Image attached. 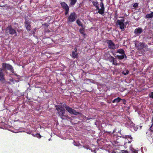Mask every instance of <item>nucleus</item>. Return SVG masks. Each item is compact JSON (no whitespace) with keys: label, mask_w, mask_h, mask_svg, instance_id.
<instances>
[{"label":"nucleus","mask_w":153,"mask_h":153,"mask_svg":"<svg viewBox=\"0 0 153 153\" xmlns=\"http://www.w3.org/2000/svg\"><path fill=\"white\" fill-rule=\"evenodd\" d=\"M130 150L132 151L131 153H137V151L133 148L132 146H130L129 148Z\"/></svg>","instance_id":"f3484780"},{"label":"nucleus","mask_w":153,"mask_h":153,"mask_svg":"<svg viewBox=\"0 0 153 153\" xmlns=\"http://www.w3.org/2000/svg\"><path fill=\"white\" fill-rule=\"evenodd\" d=\"M149 97L150 98H153V92H151V93L149 94Z\"/></svg>","instance_id":"c85d7f7f"},{"label":"nucleus","mask_w":153,"mask_h":153,"mask_svg":"<svg viewBox=\"0 0 153 153\" xmlns=\"http://www.w3.org/2000/svg\"><path fill=\"white\" fill-rule=\"evenodd\" d=\"M115 129H114V130H113V132H112V134L114 133L115 132Z\"/></svg>","instance_id":"c9c22d12"},{"label":"nucleus","mask_w":153,"mask_h":153,"mask_svg":"<svg viewBox=\"0 0 153 153\" xmlns=\"http://www.w3.org/2000/svg\"><path fill=\"white\" fill-rule=\"evenodd\" d=\"M2 70H3L2 68H0V72L2 71Z\"/></svg>","instance_id":"e433bc0d"},{"label":"nucleus","mask_w":153,"mask_h":153,"mask_svg":"<svg viewBox=\"0 0 153 153\" xmlns=\"http://www.w3.org/2000/svg\"><path fill=\"white\" fill-rule=\"evenodd\" d=\"M111 101H108V103H111Z\"/></svg>","instance_id":"f704fd0d"},{"label":"nucleus","mask_w":153,"mask_h":153,"mask_svg":"<svg viewBox=\"0 0 153 153\" xmlns=\"http://www.w3.org/2000/svg\"><path fill=\"white\" fill-rule=\"evenodd\" d=\"M36 137L39 138H41L42 136L40 135V134H39L37 133L36 134Z\"/></svg>","instance_id":"cd10ccee"},{"label":"nucleus","mask_w":153,"mask_h":153,"mask_svg":"<svg viewBox=\"0 0 153 153\" xmlns=\"http://www.w3.org/2000/svg\"><path fill=\"white\" fill-rule=\"evenodd\" d=\"M142 49L143 48H139L138 50H140V49Z\"/></svg>","instance_id":"ea45409f"},{"label":"nucleus","mask_w":153,"mask_h":153,"mask_svg":"<svg viewBox=\"0 0 153 153\" xmlns=\"http://www.w3.org/2000/svg\"><path fill=\"white\" fill-rule=\"evenodd\" d=\"M117 58L121 60L123 59L125 57V58H126L127 57L126 55L125 54H122V55H117Z\"/></svg>","instance_id":"2eb2a0df"},{"label":"nucleus","mask_w":153,"mask_h":153,"mask_svg":"<svg viewBox=\"0 0 153 153\" xmlns=\"http://www.w3.org/2000/svg\"><path fill=\"white\" fill-rule=\"evenodd\" d=\"M152 113H153V111H152Z\"/></svg>","instance_id":"37998d69"},{"label":"nucleus","mask_w":153,"mask_h":153,"mask_svg":"<svg viewBox=\"0 0 153 153\" xmlns=\"http://www.w3.org/2000/svg\"><path fill=\"white\" fill-rule=\"evenodd\" d=\"M79 32L80 33L83 35H85V34L84 33V29L83 28H80L79 29Z\"/></svg>","instance_id":"6ab92c4d"},{"label":"nucleus","mask_w":153,"mask_h":153,"mask_svg":"<svg viewBox=\"0 0 153 153\" xmlns=\"http://www.w3.org/2000/svg\"><path fill=\"white\" fill-rule=\"evenodd\" d=\"M124 21L125 20L124 19H122L120 20H118L117 22V25H119L120 28L123 30H124L125 28L124 23Z\"/></svg>","instance_id":"20e7f679"},{"label":"nucleus","mask_w":153,"mask_h":153,"mask_svg":"<svg viewBox=\"0 0 153 153\" xmlns=\"http://www.w3.org/2000/svg\"><path fill=\"white\" fill-rule=\"evenodd\" d=\"M76 23L77 24L80 26H82V24L81 22L79 20L76 21Z\"/></svg>","instance_id":"5701e85b"},{"label":"nucleus","mask_w":153,"mask_h":153,"mask_svg":"<svg viewBox=\"0 0 153 153\" xmlns=\"http://www.w3.org/2000/svg\"><path fill=\"white\" fill-rule=\"evenodd\" d=\"M114 58L112 56H110L108 58L109 61L110 62H113L114 60Z\"/></svg>","instance_id":"412c9836"},{"label":"nucleus","mask_w":153,"mask_h":153,"mask_svg":"<svg viewBox=\"0 0 153 153\" xmlns=\"http://www.w3.org/2000/svg\"><path fill=\"white\" fill-rule=\"evenodd\" d=\"M77 48H75L74 51H72V56L73 57L77 58L78 57V53L76 52Z\"/></svg>","instance_id":"f8f14e48"},{"label":"nucleus","mask_w":153,"mask_h":153,"mask_svg":"<svg viewBox=\"0 0 153 153\" xmlns=\"http://www.w3.org/2000/svg\"><path fill=\"white\" fill-rule=\"evenodd\" d=\"M122 99L120 97H118L117 98H115L112 101L113 103L116 102L117 103L120 102Z\"/></svg>","instance_id":"4468645a"},{"label":"nucleus","mask_w":153,"mask_h":153,"mask_svg":"<svg viewBox=\"0 0 153 153\" xmlns=\"http://www.w3.org/2000/svg\"><path fill=\"white\" fill-rule=\"evenodd\" d=\"M138 43V42H136V43H135V45H136V44H137V43Z\"/></svg>","instance_id":"58836bf2"},{"label":"nucleus","mask_w":153,"mask_h":153,"mask_svg":"<svg viewBox=\"0 0 153 153\" xmlns=\"http://www.w3.org/2000/svg\"><path fill=\"white\" fill-rule=\"evenodd\" d=\"M83 147L84 148H86V149H88V148L87 147H85V146H83Z\"/></svg>","instance_id":"4c0bfd02"},{"label":"nucleus","mask_w":153,"mask_h":153,"mask_svg":"<svg viewBox=\"0 0 153 153\" xmlns=\"http://www.w3.org/2000/svg\"><path fill=\"white\" fill-rule=\"evenodd\" d=\"M61 5L62 7L65 9H66V8H69L67 5L64 2H62L61 3Z\"/></svg>","instance_id":"dca6fc26"},{"label":"nucleus","mask_w":153,"mask_h":153,"mask_svg":"<svg viewBox=\"0 0 153 153\" xmlns=\"http://www.w3.org/2000/svg\"><path fill=\"white\" fill-rule=\"evenodd\" d=\"M139 44L140 45V46L141 48L144 47V44L143 43H140Z\"/></svg>","instance_id":"7c9ffc66"},{"label":"nucleus","mask_w":153,"mask_h":153,"mask_svg":"<svg viewBox=\"0 0 153 153\" xmlns=\"http://www.w3.org/2000/svg\"><path fill=\"white\" fill-rule=\"evenodd\" d=\"M2 67L3 70H13V67L12 66L6 63H3L2 64Z\"/></svg>","instance_id":"39448f33"},{"label":"nucleus","mask_w":153,"mask_h":153,"mask_svg":"<svg viewBox=\"0 0 153 153\" xmlns=\"http://www.w3.org/2000/svg\"><path fill=\"white\" fill-rule=\"evenodd\" d=\"M146 17L147 18H150L153 17V12H152L150 14L146 15Z\"/></svg>","instance_id":"a211bd4d"},{"label":"nucleus","mask_w":153,"mask_h":153,"mask_svg":"<svg viewBox=\"0 0 153 153\" xmlns=\"http://www.w3.org/2000/svg\"><path fill=\"white\" fill-rule=\"evenodd\" d=\"M65 10V15H66L68 13L69 8H66Z\"/></svg>","instance_id":"a878e982"},{"label":"nucleus","mask_w":153,"mask_h":153,"mask_svg":"<svg viewBox=\"0 0 153 153\" xmlns=\"http://www.w3.org/2000/svg\"><path fill=\"white\" fill-rule=\"evenodd\" d=\"M116 62H117L116 60L114 59V60L113 62H112V64L113 65H119Z\"/></svg>","instance_id":"b1692460"},{"label":"nucleus","mask_w":153,"mask_h":153,"mask_svg":"<svg viewBox=\"0 0 153 153\" xmlns=\"http://www.w3.org/2000/svg\"><path fill=\"white\" fill-rule=\"evenodd\" d=\"M100 6L101 8L98 9L99 10L98 13H99L100 14L102 15L104 13V11L105 10V8L104 7V5L102 2H101L100 4Z\"/></svg>","instance_id":"0eeeda50"},{"label":"nucleus","mask_w":153,"mask_h":153,"mask_svg":"<svg viewBox=\"0 0 153 153\" xmlns=\"http://www.w3.org/2000/svg\"><path fill=\"white\" fill-rule=\"evenodd\" d=\"M123 152H123V153H128V152L127 151H123Z\"/></svg>","instance_id":"72a5a7b5"},{"label":"nucleus","mask_w":153,"mask_h":153,"mask_svg":"<svg viewBox=\"0 0 153 153\" xmlns=\"http://www.w3.org/2000/svg\"><path fill=\"white\" fill-rule=\"evenodd\" d=\"M123 138L126 139H127L128 140V143H131L132 141V137H131V135H123Z\"/></svg>","instance_id":"1a4fd4ad"},{"label":"nucleus","mask_w":153,"mask_h":153,"mask_svg":"<svg viewBox=\"0 0 153 153\" xmlns=\"http://www.w3.org/2000/svg\"><path fill=\"white\" fill-rule=\"evenodd\" d=\"M6 33L7 34L10 33L12 34L16 33V31L11 26H9L6 29Z\"/></svg>","instance_id":"423d86ee"},{"label":"nucleus","mask_w":153,"mask_h":153,"mask_svg":"<svg viewBox=\"0 0 153 153\" xmlns=\"http://www.w3.org/2000/svg\"><path fill=\"white\" fill-rule=\"evenodd\" d=\"M121 100H122L123 104H124V105L126 104V100H125V99H122Z\"/></svg>","instance_id":"c756f323"},{"label":"nucleus","mask_w":153,"mask_h":153,"mask_svg":"<svg viewBox=\"0 0 153 153\" xmlns=\"http://www.w3.org/2000/svg\"><path fill=\"white\" fill-rule=\"evenodd\" d=\"M151 137H152L153 138V131H152V133L151 134Z\"/></svg>","instance_id":"473e14b6"},{"label":"nucleus","mask_w":153,"mask_h":153,"mask_svg":"<svg viewBox=\"0 0 153 153\" xmlns=\"http://www.w3.org/2000/svg\"><path fill=\"white\" fill-rule=\"evenodd\" d=\"M129 71H126V72H125L124 71H123V74H124L125 75H127L128 74Z\"/></svg>","instance_id":"bb28decb"},{"label":"nucleus","mask_w":153,"mask_h":153,"mask_svg":"<svg viewBox=\"0 0 153 153\" xmlns=\"http://www.w3.org/2000/svg\"><path fill=\"white\" fill-rule=\"evenodd\" d=\"M108 132V133H109V134H110V133H111V132Z\"/></svg>","instance_id":"a19ab883"},{"label":"nucleus","mask_w":153,"mask_h":153,"mask_svg":"<svg viewBox=\"0 0 153 153\" xmlns=\"http://www.w3.org/2000/svg\"><path fill=\"white\" fill-rule=\"evenodd\" d=\"M109 48L115 47V44L111 40H108L107 41Z\"/></svg>","instance_id":"9d476101"},{"label":"nucleus","mask_w":153,"mask_h":153,"mask_svg":"<svg viewBox=\"0 0 153 153\" xmlns=\"http://www.w3.org/2000/svg\"><path fill=\"white\" fill-rule=\"evenodd\" d=\"M128 23V22H125V23H126V24H127V23Z\"/></svg>","instance_id":"79ce46f5"},{"label":"nucleus","mask_w":153,"mask_h":153,"mask_svg":"<svg viewBox=\"0 0 153 153\" xmlns=\"http://www.w3.org/2000/svg\"><path fill=\"white\" fill-rule=\"evenodd\" d=\"M126 142L125 143V141H124L123 140L120 138H117L116 140H114V145L116 146H122L123 145L124 147L126 148L127 147V146L126 145V144L127 143L126 141Z\"/></svg>","instance_id":"f03ea898"},{"label":"nucleus","mask_w":153,"mask_h":153,"mask_svg":"<svg viewBox=\"0 0 153 153\" xmlns=\"http://www.w3.org/2000/svg\"><path fill=\"white\" fill-rule=\"evenodd\" d=\"M64 108L70 114H73L75 115L79 114L82 115L81 113L77 112L75 110L72 109L69 106L67 105L66 103L56 105V108L57 111L58 113L59 114L60 118L62 120H65L67 118H70V117L68 115H65L66 111Z\"/></svg>","instance_id":"f257e3e1"},{"label":"nucleus","mask_w":153,"mask_h":153,"mask_svg":"<svg viewBox=\"0 0 153 153\" xmlns=\"http://www.w3.org/2000/svg\"><path fill=\"white\" fill-rule=\"evenodd\" d=\"M25 23L26 29L28 30H30L31 26L29 22L27 21H25Z\"/></svg>","instance_id":"ddd939ff"},{"label":"nucleus","mask_w":153,"mask_h":153,"mask_svg":"<svg viewBox=\"0 0 153 153\" xmlns=\"http://www.w3.org/2000/svg\"><path fill=\"white\" fill-rule=\"evenodd\" d=\"M76 16L74 12L71 13L68 18V23L69 24L70 22H74L76 19Z\"/></svg>","instance_id":"7ed1b4c3"},{"label":"nucleus","mask_w":153,"mask_h":153,"mask_svg":"<svg viewBox=\"0 0 153 153\" xmlns=\"http://www.w3.org/2000/svg\"><path fill=\"white\" fill-rule=\"evenodd\" d=\"M118 52L122 54H125L124 51L121 48L120 49L118 50Z\"/></svg>","instance_id":"aec40b11"},{"label":"nucleus","mask_w":153,"mask_h":153,"mask_svg":"<svg viewBox=\"0 0 153 153\" xmlns=\"http://www.w3.org/2000/svg\"><path fill=\"white\" fill-rule=\"evenodd\" d=\"M137 3H135V4H134V7H137Z\"/></svg>","instance_id":"2f4dec72"},{"label":"nucleus","mask_w":153,"mask_h":153,"mask_svg":"<svg viewBox=\"0 0 153 153\" xmlns=\"http://www.w3.org/2000/svg\"><path fill=\"white\" fill-rule=\"evenodd\" d=\"M93 4L94 6L97 7V9H99V7L98 5V3L97 2H94Z\"/></svg>","instance_id":"4be33fe9"},{"label":"nucleus","mask_w":153,"mask_h":153,"mask_svg":"<svg viewBox=\"0 0 153 153\" xmlns=\"http://www.w3.org/2000/svg\"><path fill=\"white\" fill-rule=\"evenodd\" d=\"M143 31V30L141 28H137L134 31V33L137 35L140 34Z\"/></svg>","instance_id":"9b49d317"},{"label":"nucleus","mask_w":153,"mask_h":153,"mask_svg":"<svg viewBox=\"0 0 153 153\" xmlns=\"http://www.w3.org/2000/svg\"><path fill=\"white\" fill-rule=\"evenodd\" d=\"M3 70L0 72V81L2 83H5L6 80L5 78V74L3 72Z\"/></svg>","instance_id":"6e6552de"},{"label":"nucleus","mask_w":153,"mask_h":153,"mask_svg":"<svg viewBox=\"0 0 153 153\" xmlns=\"http://www.w3.org/2000/svg\"><path fill=\"white\" fill-rule=\"evenodd\" d=\"M76 0H71V4L74 5L76 2Z\"/></svg>","instance_id":"393cba45"}]
</instances>
